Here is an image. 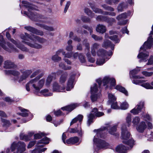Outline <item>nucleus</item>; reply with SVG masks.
I'll return each mask as SVG.
<instances>
[{
    "label": "nucleus",
    "instance_id": "f257e3e1",
    "mask_svg": "<svg viewBox=\"0 0 153 153\" xmlns=\"http://www.w3.org/2000/svg\"><path fill=\"white\" fill-rule=\"evenodd\" d=\"M152 46L153 47V37L152 35H150L147 41L145 42L140 48V52L137 56V58L140 59L139 62H145L147 60L149 54L144 52L146 49H150Z\"/></svg>",
    "mask_w": 153,
    "mask_h": 153
},
{
    "label": "nucleus",
    "instance_id": "f03ea898",
    "mask_svg": "<svg viewBox=\"0 0 153 153\" xmlns=\"http://www.w3.org/2000/svg\"><path fill=\"white\" fill-rule=\"evenodd\" d=\"M20 37L23 40V42H24L25 43L27 44L29 46L35 48H38V38L36 35L30 36L25 33V34H21Z\"/></svg>",
    "mask_w": 153,
    "mask_h": 153
},
{
    "label": "nucleus",
    "instance_id": "7ed1b4c3",
    "mask_svg": "<svg viewBox=\"0 0 153 153\" xmlns=\"http://www.w3.org/2000/svg\"><path fill=\"white\" fill-rule=\"evenodd\" d=\"M121 137L123 139V143L127 144L131 148L133 147L134 144V141L131 138L130 132L126 129L125 125H123L121 128Z\"/></svg>",
    "mask_w": 153,
    "mask_h": 153
},
{
    "label": "nucleus",
    "instance_id": "20e7f679",
    "mask_svg": "<svg viewBox=\"0 0 153 153\" xmlns=\"http://www.w3.org/2000/svg\"><path fill=\"white\" fill-rule=\"evenodd\" d=\"M22 3L23 6L27 9L28 11L30 12L29 17L33 21H36L38 19V7L33 6L26 1H23Z\"/></svg>",
    "mask_w": 153,
    "mask_h": 153
},
{
    "label": "nucleus",
    "instance_id": "39448f33",
    "mask_svg": "<svg viewBox=\"0 0 153 153\" xmlns=\"http://www.w3.org/2000/svg\"><path fill=\"white\" fill-rule=\"evenodd\" d=\"M117 126L114 125L113 126H107L101 128H100L94 130V132H97V137H98L104 138L105 136L104 135V131L105 129H107L109 134L117 136V133H116Z\"/></svg>",
    "mask_w": 153,
    "mask_h": 153
},
{
    "label": "nucleus",
    "instance_id": "423d86ee",
    "mask_svg": "<svg viewBox=\"0 0 153 153\" xmlns=\"http://www.w3.org/2000/svg\"><path fill=\"white\" fill-rule=\"evenodd\" d=\"M97 82L98 83L99 86L101 85L102 82L103 85H106V88L108 87L111 88L112 86H114L116 85V81L114 79L110 78L108 76L105 77L102 81L101 78H99L96 80Z\"/></svg>",
    "mask_w": 153,
    "mask_h": 153
},
{
    "label": "nucleus",
    "instance_id": "0eeeda50",
    "mask_svg": "<svg viewBox=\"0 0 153 153\" xmlns=\"http://www.w3.org/2000/svg\"><path fill=\"white\" fill-rule=\"evenodd\" d=\"M33 87L34 93L38 95V77L36 76L35 78L30 80L26 85V89L29 91H30V86Z\"/></svg>",
    "mask_w": 153,
    "mask_h": 153
},
{
    "label": "nucleus",
    "instance_id": "6e6552de",
    "mask_svg": "<svg viewBox=\"0 0 153 153\" xmlns=\"http://www.w3.org/2000/svg\"><path fill=\"white\" fill-rule=\"evenodd\" d=\"M104 115L103 113L98 111V109L97 108H94L91 111V113L88 115V126H89L93 122V120L95 116L99 117Z\"/></svg>",
    "mask_w": 153,
    "mask_h": 153
},
{
    "label": "nucleus",
    "instance_id": "1a4fd4ad",
    "mask_svg": "<svg viewBox=\"0 0 153 153\" xmlns=\"http://www.w3.org/2000/svg\"><path fill=\"white\" fill-rule=\"evenodd\" d=\"M5 44L6 42L3 39L2 36L0 34V45L4 49L9 52H18V50L13 47L11 44L7 43L8 48L6 46Z\"/></svg>",
    "mask_w": 153,
    "mask_h": 153
},
{
    "label": "nucleus",
    "instance_id": "9d476101",
    "mask_svg": "<svg viewBox=\"0 0 153 153\" xmlns=\"http://www.w3.org/2000/svg\"><path fill=\"white\" fill-rule=\"evenodd\" d=\"M93 141L95 144L99 149H106L108 148V144L103 140L98 139L94 137Z\"/></svg>",
    "mask_w": 153,
    "mask_h": 153
},
{
    "label": "nucleus",
    "instance_id": "9b49d317",
    "mask_svg": "<svg viewBox=\"0 0 153 153\" xmlns=\"http://www.w3.org/2000/svg\"><path fill=\"white\" fill-rule=\"evenodd\" d=\"M6 36L7 39L10 40L12 42L16 45V46L18 48L23 51H27L28 50L25 47L22 45H21L20 43L14 40L13 39L11 38V36L10 33L8 32H7L6 33Z\"/></svg>",
    "mask_w": 153,
    "mask_h": 153
},
{
    "label": "nucleus",
    "instance_id": "f8f14e48",
    "mask_svg": "<svg viewBox=\"0 0 153 153\" xmlns=\"http://www.w3.org/2000/svg\"><path fill=\"white\" fill-rule=\"evenodd\" d=\"M32 71L31 70H27L23 71L22 73V75L19 77H16L14 79V81L15 82L18 81L20 82L25 79L28 76L32 73Z\"/></svg>",
    "mask_w": 153,
    "mask_h": 153
},
{
    "label": "nucleus",
    "instance_id": "ddd939ff",
    "mask_svg": "<svg viewBox=\"0 0 153 153\" xmlns=\"http://www.w3.org/2000/svg\"><path fill=\"white\" fill-rule=\"evenodd\" d=\"M32 71L31 70H27L23 71L22 73V75L19 77H16L14 79V81L15 82L18 81L20 82L25 79L28 76L32 73Z\"/></svg>",
    "mask_w": 153,
    "mask_h": 153
},
{
    "label": "nucleus",
    "instance_id": "4468645a",
    "mask_svg": "<svg viewBox=\"0 0 153 153\" xmlns=\"http://www.w3.org/2000/svg\"><path fill=\"white\" fill-rule=\"evenodd\" d=\"M98 91L97 86L96 84H94L93 87L91 88V101L94 102L97 100V93Z\"/></svg>",
    "mask_w": 153,
    "mask_h": 153
},
{
    "label": "nucleus",
    "instance_id": "2eb2a0df",
    "mask_svg": "<svg viewBox=\"0 0 153 153\" xmlns=\"http://www.w3.org/2000/svg\"><path fill=\"white\" fill-rule=\"evenodd\" d=\"M65 87L62 85H60L56 82H54L52 84V90L53 91L56 92H65Z\"/></svg>",
    "mask_w": 153,
    "mask_h": 153
},
{
    "label": "nucleus",
    "instance_id": "dca6fc26",
    "mask_svg": "<svg viewBox=\"0 0 153 153\" xmlns=\"http://www.w3.org/2000/svg\"><path fill=\"white\" fill-rule=\"evenodd\" d=\"M144 103L143 102H140L130 112L134 115L137 114L141 111V109L144 107Z\"/></svg>",
    "mask_w": 153,
    "mask_h": 153
},
{
    "label": "nucleus",
    "instance_id": "f3484780",
    "mask_svg": "<svg viewBox=\"0 0 153 153\" xmlns=\"http://www.w3.org/2000/svg\"><path fill=\"white\" fill-rule=\"evenodd\" d=\"M75 75L73 74L70 76L68 79L66 90L67 91H70L73 87V82Z\"/></svg>",
    "mask_w": 153,
    "mask_h": 153
},
{
    "label": "nucleus",
    "instance_id": "a211bd4d",
    "mask_svg": "<svg viewBox=\"0 0 153 153\" xmlns=\"http://www.w3.org/2000/svg\"><path fill=\"white\" fill-rule=\"evenodd\" d=\"M56 73L55 72H52L49 74L47 77L45 85L47 86H49L52 82L53 79H56Z\"/></svg>",
    "mask_w": 153,
    "mask_h": 153
},
{
    "label": "nucleus",
    "instance_id": "6ab92c4d",
    "mask_svg": "<svg viewBox=\"0 0 153 153\" xmlns=\"http://www.w3.org/2000/svg\"><path fill=\"white\" fill-rule=\"evenodd\" d=\"M3 67L5 68L10 69L15 68L16 66L11 61L7 60L4 61Z\"/></svg>",
    "mask_w": 153,
    "mask_h": 153
},
{
    "label": "nucleus",
    "instance_id": "aec40b11",
    "mask_svg": "<svg viewBox=\"0 0 153 153\" xmlns=\"http://www.w3.org/2000/svg\"><path fill=\"white\" fill-rule=\"evenodd\" d=\"M97 53L98 56H101L102 57H103L107 55L110 56L112 55V52L111 51H110V53H108L106 51L103 49H99L97 52Z\"/></svg>",
    "mask_w": 153,
    "mask_h": 153
},
{
    "label": "nucleus",
    "instance_id": "412c9836",
    "mask_svg": "<svg viewBox=\"0 0 153 153\" xmlns=\"http://www.w3.org/2000/svg\"><path fill=\"white\" fill-rule=\"evenodd\" d=\"M129 149L128 147H126L123 145L118 146L116 149V150L118 153H126V151Z\"/></svg>",
    "mask_w": 153,
    "mask_h": 153
},
{
    "label": "nucleus",
    "instance_id": "4be33fe9",
    "mask_svg": "<svg viewBox=\"0 0 153 153\" xmlns=\"http://www.w3.org/2000/svg\"><path fill=\"white\" fill-rule=\"evenodd\" d=\"M78 106V105L77 104H73L64 107H62L61 109L63 110H65L67 111L71 112Z\"/></svg>",
    "mask_w": 153,
    "mask_h": 153
},
{
    "label": "nucleus",
    "instance_id": "5701e85b",
    "mask_svg": "<svg viewBox=\"0 0 153 153\" xmlns=\"http://www.w3.org/2000/svg\"><path fill=\"white\" fill-rule=\"evenodd\" d=\"M140 71V69H135L130 72V77L132 76L133 78H142V76L138 75H136V74Z\"/></svg>",
    "mask_w": 153,
    "mask_h": 153
},
{
    "label": "nucleus",
    "instance_id": "b1692460",
    "mask_svg": "<svg viewBox=\"0 0 153 153\" xmlns=\"http://www.w3.org/2000/svg\"><path fill=\"white\" fill-rule=\"evenodd\" d=\"M146 125L144 122L142 121L141 122L137 128V131L139 132H143L144 130L146 128Z\"/></svg>",
    "mask_w": 153,
    "mask_h": 153
},
{
    "label": "nucleus",
    "instance_id": "393cba45",
    "mask_svg": "<svg viewBox=\"0 0 153 153\" xmlns=\"http://www.w3.org/2000/svg\"><path fill=\"white\" fill-rule=\"evenodd\" d=\"M106 28L105 26L99 24L97 25L96 28V30L100 33H103L106 31Z\"/></svg>",
    "mask_w": 153,
    "mask_h": 153
},
{
    "label": "nucleus",
    "instance_id": "a878e982",
    "mask_svg": "<svg viewBox=\"0 0 153 153\" xmlns=\"http://www.w3.org/2000/svg\"><path fill=\"white\" fill-rule=\"evenodd\" d=\"M103 47L106 48L109 46H110L111 49L112 50H114V45L111 44V42L109 40L105 39L102 45Z\"/></svg>",
    "mask_w": 153,
    "mask_h": 153
},
{
    "label": "nucleus",
    "instance_id": "bb28decb",
    "mask_svg": "<svg viewBox=\"0 0 153 153\" xmlns=\"http://www.w3.org/2000/svg\"><path fill=\"white\" fill-rule=\"evenodd\" d=\"M50 141V138L45 136L39 140V144H42V146H44L45 145L48 144L49 143Z\"/></svg>",
    "mask_w": 153,
    "mask_h": 153
},
{
    "label": "nucleus",
    "instance_id": "cd10ccee",
    "mask_svg": "<svg viewBox=\"0 0 153 153\" xmlns=\"http://www.w3.org/2000/svg\"><path fill=\"white\" fill-rule=\"evenodd\" d=\"M79 140L78 138L77 137H71L66 140L67 144H74L77 143Z\"/></svg>",
    "mask_w": 153,
    "mask_h": 153
},
{
    "label": "nucleus",
    "instance_id": "c85d7f7f",
    "mask_svg": "<svg viewBox=\"0 0 153 153\" xmlns=\"http://www.w3.org/2000/svg\"><path fill=\"white\" fill-rule=\"evenodd\" d=\"M43 29L49 31H53L54 29L52 27L48 26L45 24L39 23V29Z\"/></svg>",
    "mask_w": 153,
    "mask_h": 153
},
{
    "label": "nucleus",
    "instance_id": "c756f323",
    "mask_svg": "<svg viewBox=\"0 0 153 153\" xmlns=\"http://www.w3.org/2000/svg\"><path fill=\"white\" fill-rule=\"evenodd\" d=\"M68 76V74L67 72H65L62 74L59 79V82L61 84H63L65 82Z\"/></svg>",
    "mask_w": 153,
    "mask_h": 153
},
{
    "label": "nucleus",
    "instance_id": "7c9ffc66",
    "mask_svg": "<svg viewBox=\"0 0 153 153\" xmlns=\"http://www.w3.org/2000/svg\"><path fill=\"white\" fill-rule=\"evenodd\" d=\"M5 74H12L14 76H15L16 77L14 78H15L17 77L16 76L19 75L20 73L19 72L14 70H10L8 71H5Z\"/></svg>",
    "mask_w": 153,
    "mask_h": 153
},
{
    "label": "nucleus",
    "instance_id": "2f4dec72",
    "mask_svg": "<svg viewBox=\"0 0 153 153\" xmlns=\"http://www.w3.org/2000/svg\"><path fill=\"white\" fill-rule=\"evenodd\" d=\"M99 46V45L97 43H95L92 45L91 48V53L93 56H94L96 55V50L97 49Z\"/></svg>",
    "mask_w": 153,
    "mask_h": 153
},
{
    "label": "nucleus",
    "instance_id": "473e14b6",
    "mask_svg": "<svg viewBox=\"0 0 153 153\" xmlns=\"http://www.w3.org/2000/svg\"><path fill=\"white\" fill-rule=\"evenodd\" d=\"M42 16H39V22H43L49 24L53 25L54 22L53 20L51 19H47L46 20L42 19Z\"/></svg>",
    "mask_w": 153,
    "mask_h": 153
},
{
    "label": "nucleus",
    "instance_id": "72a5a7b5",
    "mask_svg": "<svg viewBox=\"0 0 153 153\" xmlns=\"http://www.w3.org/2000/svg\"><path fill=\"white\" fill-rule=\"evenodd\" d=\"M105 39L109 38L111 40L114 41L115 43H118L119 42V40L117 38V35L109 36L108 34L105 33Z\"/></svg>",
    "mask_w": 153,
    "mask_h": 153
},
{
    "label": "nucleus",
    "instance_id": "f704fd0d",
    "mask_svg": "<svg viewBox=\"0 0 153 153\" xmlns=\"http://www.w3.org/2000/svg\"><path fill=\"white\" fill-rule=\"evenodd\" d=\"M115 88L124 93L126 95H128L127 91L126 90L125 88L121 86L117 85L115 87Z\"/></svg>",
    "mask_w": 153,
    "mask_h": 153
},
{
    "label": "nucleus",
    "instance_id": "c9c22d12",
    "mask_svg": "<svg viewBox=\"0 0 153 153\" xmlns=\"http://www.w3.org/2000/svg\"><path fill=\"white\" fill-rule=\"evenodd\" d=\"M83 116L81 114L78 115L77 117L73 119L70 123V125H71L73 124L76 123L78 120L81 122L82 120Z\"/></svg>",
    "mask_w": 153,
    "mask_h": 153
},
{
    "label": "nucleus",
    "instance_id": "e433bc0d",
    "mask_svg": "<svg viewBox=\"0 0 153 153\" xmlns=\"http://www.w3.org/2000/svg\"><path fill=\"white\" fill-rule=\"evenodd\" d=\"M143 82L141 85V86L147 89H153V81L152 82L151 85L149 83H144Z\"/></svg>",
    "mask_w": 153,
    "mask_h": 153
},
{
    "label": "nucleus",
    "instance_id": "4c0bfd02",
    "mask_svg": "<svg viewBox=\"0 0 153 153\" xmlns=\"http://www.w3.org/2000/svg\"><path fill=\"white\" fill-rule=\"evenodd\" d=\"M24 28L26 30L33 33L34 34H37L38 33L37 30L30 26H25L24 27Z\"/></svg>",
    "mask_w": 153,
    "mask_h": 153
},
{
    "label": "nucleus",
    "instance_id": "58836bf2",
    "mask_svg": "<svg viewBox=\"0 0 153 153\" xmlns=\"http://www.w3.org/2000/svg\"><path fill=\"white\" fill-rule=\"evenodd\" d=\"M85 12L91 18H93L94 17V13H93L92 11L90 10L88 8L85 7L84 9Z\"/></svg>",
    "mask_w": 153,
    "mask_h": 153
},
{
    "label": "nucleus",
    "instance_id": "ea45409f",
    "mask_svg": "<svg viewBox=\"0 0 153 153\" xmlns=\"http://www.w3.org/2000/svg\"><path fill=\"white\" fill-rule=\"evenodd\" d=\"M16 144L15 143H13L12 144L10 148H7L6 150V153H11V152H13L16 149ZM13 153H15L13 152Z\"/></svg>",
    "mask_w": 153,
    "mask_h": 153
},
{
    "label": "nucleus",
    "instance_id": "a19ab883",
    "mask_svg": "<svg viewBox=\"0 0 153 153\" xmlns=\"http://www.w3.org/2000/svg\"><path fill=\"white\" fill-rule=\"evenodd\" d=\"M72 41L70 39L68 42V45L66 47V49L67 51H71L73 49V46L71 45Z\"/></svg>",
    "mask_w": 153,
    "mask_h": 153
},
{
    "label": "nucleus",
    "instance_id": "79ce46f5",
    "mask_svg": "<svg viewBox=\"0 0 153 153\" xmlns=\"http://www.w3.org/2000/svg\"><path fill=\"white\" fill-rule=\"evenodd\" d=\"M48 91V89H44L42 90L41 91L40 93L41 95H43L45 96H50L52 95V94L51 93H48L47 92Z\"/></svg>",
    "mask_w": 153,
    "mask_h": 153
},
{
    "label": "nucleus",
    "instance_id": "37998d69",
    "mask_svg": "<svg viewBox=\"0 0 153 153\" xmlns=\"http://www.w3.org/2000/svg\"><path fill=\"white\" fill-rule=\"evenodd\" d=\"M108 17L102 15L98 16L96 18V20L98 21L105 22L107 19Z\"/></svg>",
    "mask_w": 153,
    "mask_h": 153
},
{
    "label": "nucleus",
    "instance_id": "c03bdc74",
    "mask_svg": "<svg viewBox=\"0 0 153 153\" xmlns=\"http://www.w3.org/2000/svg\"><path fill=\"white\" fill-rule=\"evenodd\" d=\"M90 7L93 11L96 13H102L101 9L97 8L94 5L91 4L90 5Z\"/></svg>",
    "mask_w": 153,
    "mask_h": 153
},
{
    "label": "nucleus",
    "instance_id": "a18cd8bd",
    "mask_svg": "<svg viewBox=\"0 0 153 153\" xmlns=\"http://www.w3.org/2000/svg\"><path fill=\"white\" fill-rule=\"evenodd\" d=\"M20 139L25 141H28L30 140L29 137L27 135L24 133H21L20 135Z\"/></svg>",
    "mask_w": 153,
    "mask_h": 153
},
{
    "label": "nucleus",
    "instance_id": "49530a36",
    "mask_svg": "<svg viewBox=\"0 0 153 153\" xmlns=\"http://www.w3.org/2000/svg\"><path fill=\"white\" fill-rule=\"evenodd\" d=\"M127 16V14L126 13H125L117 16L116 17V19L118 20H120L126 19Z\"/></svg>",
    "mask_w": 153,
    "mask_h": 153
},
{
    "label": "nucleus",
    "instance_id": "de8ad7c7",
    "mask_svg": "<svg viewBox=\"0 0 153 153\" xmlns=\"http://www.w3.org/2000/svg\"><path fill=\"white\" fill-rule=\"evenodd\" d=\"M1 120L3 123V126L4 127L6 128L10 125V121L8 120L1 118Z\"/></svg>",
    "mask_w": 153,
    "mask_h": 153
},
{
    "label": "nucleus",
    "instance_id": "09e8293b",
    "mask_svg": "<svg viewBox=\"0 0 153 153\" xmlns=\"http://www.w3.org/2000/svg\"><path fill=\"white\" fill-rule=\"evenodd\" d=\"M140 121V118L138 117H135L133 118L132 123L134 125H137L138 124Z\"/></svg>",
    "mask_w": 153,
    "mask_h": 153
},
{
    "label": "nucleus",
    "instance_id": "8fccbe9b",
    "mask_svg": "<svg viewBox=\"0 0 153 153\" xmlns=\"http://www.w3.org/2000/svg\"><path fill=\"white\" fill-rule=\"evenodd\" d=\"M52 59L55 62H58L61 60V58L56 54L52 56Z\"/></svg>",
    "mask_w": 153,
    "mask_h": 153
},
{
    "label": "nucleus",
    "instance_id": "3c124183",
    "mask_svg": "<svg viewBox=\"0 0 153 153\" xmlns=\"http://www.w3.org/2000/svg\"><path fill=\"white\" fill-rule=\"evenodd\" d=\"M108 97L109 98V101L111 103L114 102L116 100V98L113 94H108Z\"/></svg>",
    "mask_w": 153,
    "mask_h": 153
},
{
    "label": "nucleus",
    "instance_id": "603ef678",
    "mask_svg": "<svg viewBox=\"0 0 153 153\" xmlns=\"http://www.w3.org/2000/svg\"><path fill=\"white\" fill-rule=\"evenodd\" d=\"M20 110L22 112L19 113L20 115H21L23 117H26L28 116V113L26 112L27 111L26 110L21 108Z\"/></svg>",
    "mask_w": 153,
    "mask_h": 153
},
{
    "label": "nucleus",
    "instance_id": "864d4df0",
    "mask_svg": "<svg viewBox=\"0 0 153 153\" xmlns=\"http://www.w3.org/2000/svg\"><path fill=\"white\" fill-rule=\"evenodd\" d=\"M102 7L106 10L111 11H114V9L113 7L108 6L105 4L102 5Z\"/></svg>",
    "mask_w": 153,
    "mask_h": 153
},
{
    "label": "nucleus",
    "instance_id": "5fc2aeb1",
    "mask_svg": "<svg viewBox=\"0 0 153 153\" xmlns=\"http://www.w3.org/2000/svg\"><path fill=\"white\" fill-rule=\"evenodd\" d=\"M134 79L132 81V82L136 85L142 84L143 82H145V81L143 80H137V79L138 78H134Z\"/></svg>",
    "mask_w": 153,
    "mask_h": 153
},
{
    "label": "nucleus",
    "instance_id": "6e6d98bb",
    "mask_svg": "<svg viewBox=\"0 0 153 153\" xmlns=\"http://www.w3.org/2000/svg\"><path fill=\"white\" fill-rule=\"evenodd\" d=\"M126 121L128 124V126H129L130 125L131 121V115L130 114H128L126 118Z\"/></svg>",
    "mask_w": 153,
    "mask_h": 153
},
{
    "label": "nucleus",
    "instance_id": "4d7b16f0",
    "mask_svg": "<svg viewBox=\"0 0 153 153\" xmlns=\"http://www.w3.org/2000/svg\"><path fill=\"white\" fill-rule=\"evenodd\" d=\"M128 107V105L127 103L126 102H123L120 105V108L123 110H126L127 109Z\"/></svg>",
    "mask_w": 153,
    "mask_h": 153
},
{
    "label": "nucleus",
    "instance_id": "13d9d810",
    "mask_svg": "<svg viewBox=\"0 0 153 153\" xmlns=\"http://www.w3.org/2000/svg\"><path fill=\"white\" fill-rule=\"evenodd\" d=\"M124 2H123L120 3L117 7V10L118 12H122L123 11V9L125 7L124 5Z\"/></svg>",
    "mask_w": 153,
    "mask_h": 153
},
{
    "label": "nucleus",
    "instance_id": "bf43d9fd",
    "mask_svg": "<svg viewBox=\"0 0 153 153\" xmlns=\"http://www.w3.org/2000/svg\"><path fill=\"white\" fill-rule=\"evenodd\" d=\"M79 59L81 63H84L85 62V59L84 56L82 53H80L79 54Z\"/></svg>",
    "mask_w": 153,
    "mask_h": 153
},
{
    "label": "nucleus",
    "instance_id": "052dcab7",
    "mask_svg": "<svg viewBox=\"0 0 153 153\" xmlns=\"http://www.w3.org/2000/svg\"><path fill=\"white\" fill-rule=\"evenodd\" d=\"M86 56L88 57L89 62L91 63H94L95 62V59L91 57V56L90 53H87L86 54Z\"/></svg>",
    "mask_w": 153,
    "mask_h": 153
},
{
    "label": "nucleus",
    "instance_id": "680f3d73",
    "mask_svg": "<svg viewBox=\"0 0 153 153\" xmlns=\"http://www.w3.org/2000/svg\"><path fill=\"white\" fill-rule=\"evenodd\" d=\"M91 37L96 41L101 40L102 39V36H97L94 34L92 35Z\"/></svg>",
    "mask_w": 153,
    "mask_h": 153
},
{
    "label": "nucleus",
    "instance_id": "e2e57ef3",
    "mask_svg": "<svg viewBox=\"0 0 153 153\" xmlns=\"http://www.w3.org/2000/svg\"><path fill=\"white\" fill-rule=\"evenodd\" d=\"M115 19L112 18L107 17V19L106 20V22L108 23L109 25H112L113 23L115 22Z\"/></svg>",
    "mask_w": 153,
    "mask_h": 153
},
{
    "label": "nucleus",
    "instance_id": "0e129e2a",
    "mask_svg": "<svg viewBox=\"0 0 153 153\" xmlns=\"http://www.w3.org/2000/svg\"><path fill=\"white\" fill-rule=\"evenodd\" d=\"M82 20L84 22H90L91 19L86 16H82L81 18Z\"/></svg>",
    "mask_w": 153,
    "mask_h": 153
},
{
    "label": "nucleus",
    "instance_id": "69168bd1",
    "mask_svg": "<svg viewBox=\"0 0 153 153\" xmlns=\"http://www.w3.org/2000/svg\"><path fill=\"white\" fill-rule=\"evenodd\" d=\"M105 62V60L104 59H97L96 63L97 64L99 65H102Z\"/></svg>",
    "mask_w": 153,
    "mask_h": 153
},
{
    "label": "nucleus",
    "instance_id": "338daca9",
    "mask_svg": "<svg viewBox=\"0 0 153 153\" xmlns=\"http://www.w3.org/2000/svg\"><path fill=\"white\" fill-rule=\"evenodd\" d=\"M142 74L146 76H150L153 74V72H148L146 71H143Z\"/></svg>",
    "mask_w": 153,
    "mask_h": 153
},
{
    "label": "nucleus",
    "instance_id": "774afa93",
    "mask_svg": "<svg viewBox=\"0 0 153 153\" xmlns=\"http://www.w3.org/2000/svg\"><path fill=\"white\" fill-rule=\"evenodd\" d=\"M48 134H47L45 133L44 132L39 131V140L46 136Z\"/></svg>",
    "mask_w": 153,
    "mask_h": 153
}]
</instances>
